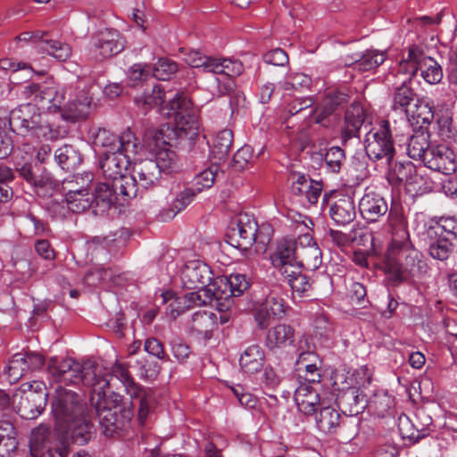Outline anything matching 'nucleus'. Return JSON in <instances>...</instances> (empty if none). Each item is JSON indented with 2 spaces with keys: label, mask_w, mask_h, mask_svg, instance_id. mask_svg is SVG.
<instances>
[{
  "label": "nucleus",
  "mask_w": 457,
  "mask_h": 457,
  "mask_svg": "<svg viewBox=\"0 0 457 457\" xmlns=\"http://www.w3.org/2000/svg\"><path fill=\"white\" fill-rule=\"evenodd\" d=\"M434 237L442 236L454 242L457 241V218L455 216L439 217L435 225L428 228Z\"/></svg>",
  "instance_id": "c03bdc74"
},
{
  "label": "nucleus",
  "mask_w": 457,
  "mask_h": 457,
  "mask_svg": "<svg viewBox=\"0 0 457 457\" xmlns=\"http://www.w3.org/2000/svg\"><path fill=\"white\" fill-rule=\"evenodd\" d=\"M428 134L423 130L416 131L409 138L407 145L408 155L414 160L425 161L427 154L430 152Z\"/></svg>",
  "instance_id": "4c0bfd02"
},
{
  "label": "nucleus",
  "mask_w": 457,
  "mask_h": 457,
  "mask_svg": "<svg viewBox=\"0 0 457 457\" xmlns=\"http://www.w3.org/2000/svg\"><path fill=\"white\" fill-rule=\"evenodd\" d=\"M226 236L229 245L242 251L248 250L256 241L262 244L269 241V237H263L262 230L258 229L255 219L247 213L235 217Z\"/></svg>",
  "instance_id": "6e6552de"
},
{
  "label": "nucleus",
  "mask_w": 457,
  "mask_h": 457,
  "mask_svg": "<svg viewBox=\"0 0 457 457\" xmlns=\"http://www.w3.org/2000/svg\"><path fill=\"white\" fill-rule=\"evenodd\" d=\"M386 60L385 52L378 50L366 51L359 59H356L351 62H345L346 66L353 67V70L359 71H371Z\"/></svg>",
  "instance_id": "79ce46f5"
},
{
  "label": "nucleus",
  "mask_w": 457,
  "mask_h": 457,
  "mask_svg": "<svg viewBox=\"0 0 457 457\" xmlns=\"http://www.w3.org/2000/svg\"><path fill=\"white\" fill-rule=\"evenodd\" d=\"M297 359L295 361L296 370L303 371V367L312 362H320L318 355L314 352V346L311 344L310 339L306 336H303L298 339L297 345Z\"/></svg>",
  "instance_id": "49530a36"
},
{
  "label": "nucleus",
  "mask_w": 457,
  "mask_h": 457,
  "mask_svg": "<svg viewBox=\"0 0 457 457\" xmlns=\"http://www.w3.org/2000/svg\"><path fill=\"white\" fill-rule=\"evenodd\" d=\"M179 132L176 128L172 129L169 126H163L156 130L153 135V140L156 148H170L176 145Z\"/></svg>",
  "instance_id": "4d7b16f0"
},
{
  "label": "nucleus",
  "mask_w": 457,
  "mask_h": 457,
  "mask_svg": "<svg viewBox=\"0 0 457 457\" xmlns=\"http://www.w3.org/2000/svg\"><path fill=\"white\" fill-rule=\"evenodd\" d=\"M92 195L93 212L96 215H103L106 213L112 206L120 202L123 204L130 196L121 194L120 190L116 187H112V182L104 181L98 183Z\"/></svg>",
  "instance_id": "ddd939ff"
},
{
  "label": "nucleus",
  "mask_w": 457,
  "mask_h": 457,
  "mask_svg": "<svg viewBox=\"0 0 457 457\" xmlns=\"http://www.w3.org/2000/svg\"><path fill=\"white\" fill-rule=\"evenodd\" d=\"M19 96L50 113L61 114L65 102V89L54 83H27L21 87Z\"/></svg>",
  "instance_id": "0eeeda50"
},
{
  "label": "nucleus",
  "mask_w": 457,
  "mask_h": 457,
  "mask_svg": "<svg viewBox=\"0 0 457 457\" xmlns=\"http://www.w3.org/2000/svg\"><path fill=\"white\" fill-rule=\"evenodd\" d=\"M175 128L180 138L195 139L199 134V122L195 112L175 119Z\"/></svg>",
  "instance_id": "de8ad7c7"
},
{
  "label": "nucleus",
  "mask_w": 457,
  "mask_h": 457,
  "mask_svg": "<svg viewBox=\"0 0 457 457\" xmlns=\"http://www.w3.org/2000/svg\"><path fill=\"white\" fill-rule=\"evenodd\" d=\"M129 135L131 137L129 139L131 145H140L138 139L129 129L122 132L120 136H117L104 128H98L95 131L92 130V145L95 151L104 150V154L118 152L127 147V145L123 144V141L125 142V137Z\"/></svg>",
  "instance_id": "4468645a"
},
{
  "label": "nucleus",
  "mask_w": 457,
  "mask_h": 457,
  "mask_svg": "<svg viewBox=\"0 0 457 457\" xmlns=\"http://www.w3.org/2000/svg\"><path fill=\"white\" fill-rule=\"evenodd\" d=\"M316 423L320 431L332 434L337 433L342 439L350 441L356 433L354 420L349 417L341 418L340 414L331 407L321 408Z\"/></svg>",
  "instance_id": "f8f14e48"
},
{
  "label": "nucleus",
  "mask_w": 457,
  "mask_h": 457,
  "mask_svg": "<svg viewBox=\"0 0 457 457\" xmlns=\"http://www.w3.org/2000/svg\"><path fill=\"white\" fill-rule=\"evenodd\" d=\"M163 303H167L166 313L172 319H176L179 315L190 309L187 303L185 295L177 296L171 291L163 292L161 295Z\"/></svg>",
  "instance_id": "864d4df0"
},
{
  "label": "nucleus",
  "mask_w": 457,
  "mask_h": 457,
  "mask_svg": "<svg viewBox=\"0 0 457 457\" xmlns=\"http://www.w3.org/2000/svg\"><path fill=\"white\" fill-rule=\"evenodd\" d=\"M297 264L307 270H316L322 263V253L309 234H304L297 242Z\"/></svg>",
  "instance_id": "aec40b11"
},
{
  "label": "nucleus",
  "mask_w": 457,
  "mask_h": 457,
  "mask_svg": "<svg viewBox=\"0 0 457 457\" xmlns=\"http://www.w3.org/2000/svg\"><path fill=\"white\" fill-rule=\"evenodd\" d=\"M54 159L65 170H74L82 162L80 153L71 145L59 147L54 153Z\"/></svg>",
  "instance_id": "ea45409f"
},
{
  "label": "nucleus",
  "mask_w": 457,
  "mask_h": 457,
  "mask_svg": "<svg viewBox=\"0 0 457 457\" xmlns=\"http://www.w3.org/2000/svg\"><path fill=\"white\" fill-rule=\"evenodd\" d=\"M297 242L294 239L283 238L276 244L270 253V260L272 266L281 275L292 270L297 262Z\"/></svg>",
  "instance_id": "f3484780"
},
{
  "label": "nucleus",
  "mask_w": 457,
  "mask_h": 457,
  "mask_svg": "<svg viewBox=\"0 0 457 457\" xmlns=\"http://www.w3.org/2000/svg\"><path fill=\"white\" fill-rule=\"evenodd\" d=\"M324 161L329 171L338 173L345 162V151L339 146H332L327 150Z\"/></svg>",
  "instance_id": "052dcab7"
},
{
  "label": "nucleus",
  "mask_w": 457,
  "mask_h": 457,
  "mask_svg": "<svg viewBox=\"0 0 457 457\" xmlns=\"http://www.w3.org/2000/svg\"><path fill=\"white\" fill-rule=\"evenodd\" d=\"M109 373L108 379L112 376H115L120 380L125 386L127 394L131 399V405L138 408L137 419L141 425H144L150 411L152 410L154 403V394L151 388L144 387L137 384L133 378L130 376L128 369L121 363L116 362L112 370H109L105 368Z\"/></svg>",
  "instance_id": "423d86ee"
},
{
  "label": "nucleus",
  "mask_w": 457,
  "mask_h": 457,
  "mask_svg": "<svg viewBox=\"0 0 457 457\" xmlns=\"http://www.w3.org/2000/svg\"><path fill=\"white\" fill-rule=\"evenodd\" d=\"M365 120V111L363 107L357 103L351 104L345 111V122L341 129V141L343 145L353 138L359 137L360 129Z\"/></svg>",
  "instance_id": "393cba45"
},
{
  "label": "nucleus",
  "mask_w": 457,
  "mask_h": 457,
  "mask_svg": "<svg viewBox=\"0 0 457 457\" xmlns=\"http://www.w3.org/2000/svg\"><path fill=\"white\" fill-rule=\"evenodd\" d=\"M17 432L10 421H0V445H3L6 453L14 451L18 446Z\"/></svg>",
  "instance_id": "bf43d9fd"
},
{
  "label": "nucleus",
  "mask_w": 457,
  "mask_h": 457,
  "mask_svg": "<svg viewBox=\"0 0 457 457\" xmlns=\"http://www.w3.org/2000/svg\"><path fill=\"white\" fill-rule=\"evenodd\" d=\"M265 363V352L259 345L247 346L240 354L239 366L244 373L259 372Z\"/></svg>",
  "instance_id": "7c9ffc66"
},
{
  "label": "nucleus",
  "mask_w": 457,
  "mask_h": 457,
  "mask_svg": "<svg viewBox=\"0 0 457 457\" xmlns=\"http://www.w3.org/2000/svg\"><path fill=\"white\" fill-rule=\"evenodd\" d=\"M29 447L32 457H67L71 452L68 441L64 438L53 440L50 427L45 424L32 430Z\"/></svg>",
  "instance_id": "1a4fd4ad"
},
{
  "label": "nucleus",
  "mask_w": 457,
  "mask_h": 457,
  "mask_svg": "<svg viewBox=\"0 0 457 457\" xmlns=\"http://www.w3.org/2000/svg\"><path fill=\"white\" fill-rule=\"evenodd\" d=\"M131 137H125L127 147L118 152L103 154L100 158L99 166L105 179V181L112 182V187L120 190L121 194L127 196L135 197L133 179L123 172L133 162L137 161V155L142 149L141 145H131Z\"/></svg>",
  "instance_id": "7ed1b4c3"
},
{
  "label": "nucleus",
  "mask_w": 457,
  "mask_h": 457,
  "mask_svg": "<svg viewBox=\"0 0 457 457\" xmlns=\"http://www.w3.org/2000/svg\"><path fill=\"white\" fill-rule=\"evenodd\" d=\"M214 56L204 55L197 50H188L184 54V61L193 68H202L210 72Z\"/></svg>",
  "instance_id": "e2e57ef3"
},
{
  "label": "nucleus",
  "mask_w": 457,
  "mask_h": 457,
  "mask_svg": "<svg viewBox=\"0 0 457 457\" xmlns=\"http://www.w3.org/2000/svg\"><path fill=\"white\" fill-rule=\"evenodd\" d=\"M47 372L52 380L64 385H79L90 387L91 392L109 388L108 371L104 366L93 361L79 363L73 359L58 361L51 358L47 363Z\"/></svg>",
  "instance_id": "f257e3e1"
},
{
  "label": "nucleus",
  "mask_w": 457,
  "mask_h": 457,
  "mask_svg": "<svg viewBox=\"0 0 457 457\" xmlns=\"http://www.w3.org/2000/svg\"><path fill=\"white\" fill-rule=\"evenodd\" d=\"M404 115L410 122L420 127H422L424 124H429L434 117L432 108L428 104L418 99Z\"/></svg>",
  "instance_id": "3c124183"
},
{
  "label": "nucleus",
  "mask_w": 457,
  "mask_h": 457,
  "mask_svg": "<svg viewBox=\"0 0 457 457\" xmlns=\"http://www.w3.org/2000/svg\"><path fill=\"white\" fill-rule=\"evenodd\" d=\"M165 92L160 84L154 85L151 88H146L145 92L135 97V103L138 107H142L145 112L160 106L164 103Z\"/></svg>",
  "instance_id": "a19ab883"
},
{
  "label": "nucleus",
  "mask_w": 457,
  "mask_h": 457,
  "mask_svg": "<svg viewBox=\"0 0 457 457\" xmlns=\"http://www.w3.org/2000/svg\"><path fill=\"white\" fill-rule=\"evenodd\" d=\"M89 104L87 97H85L83 101L64 102L61 117L62 120L71 122L85 119L88 115Z\"/></svg>",
  "instance_id": "8fccbe9b"
},
{
  "label": "nucleus",
  "mask_w": 457,
  "mask_h": 457,
  "mask_svg": "<svg viewBox=\"0 0 457 457\" xmlns=\"http://www.w3.org/2000/svg\"><path fill=\"white\" fill-rule=\"evenodd\" d=\"M361 217L368 222H376L388 212V205L383 196L375 192H367L359 202Z\"/></svg>",
  "instance_id": "b1692460"
},
{
  "label": "nucleus",
  "mask_w": 457,
  "mask_h": 457,
  "mask_svg": "<svg viewBox=\"0 0 457 457\" xmlns=\"http://www.w3.org/2000/svg\"><path fill=\"white\" fill-rule=\"evenodd\" d=\"M329 215L335 223L339 226L351 223L356 217L353 199L349 195L338 198L330 205Z\"/></svg>",
  "instance_id": "c756f323"
},
{
  "label": "nucleus",
  "mask_w": 457,
  "mask_h": 457,
  "mask_svg": "<svg viewBox=\"0 0 457 457\" xmlns=\"http://www.w3.org/2000/svg\"><path fill=\"white\" fill-rule=\"evenodd\" d=\"M416 100V94L411 87L410 82L403 81L400 86L395 87L391 94V108L405 114Z\"/></svg>",
  "instance_id": "f704fd0d"
},
{
  "label": "nucleus",
  "mask_w": 457,
  "mask_h": 457,
  "mask_svg": "<svg viewBox=\"0 0 457 457\" xmlns=\"http://www.w3.org/2000/svg\"><path fill=\"white\" fill-rule=\"evenodd\" d=\"M219 167L216 163L212 164L209 168L205 169L195 177L194 185L195 190L200 193L204 189L210 188L217 177Z\"/></svg>",
  "instance_id": "0e129e2a"
},
{
  "label": "nucleus",
  "mask_w": 457,
  "mask_h": 457,
  "mask_svg": "<svg viewBox=\"0 0 457 457\" xmlns=\"http://www.w3.org/2000/svg\"><path fill=\"white\" fill-rule=\"evenodd\" d=\"M426 233L429 240L428 248L429 256L440 262L447 261L453 252L454 242L442 236H432L428 228Z\"/></svg>",
  "instance_id": "c9c22d12"
},
{
  "label": "nucleus",
  "mask_w": 457,
  "mask_h": 457,
  "mask_svg": "<svg viewBox=\"0 0 457 457\" xmlns=\"http://www.w3.org/2000/svg\"><path fill=\"white\" fill-rule=\"evenodd\" d=\"M387 221L393 237L389 246H397L411 241L407 228V220L400 208L392 206L388 209Z\"/></svg>",
  "instance_id": "cd10ccee"
},
{
  "label": "nucleus",
  "mask_w": 457,
  "mask_h": 457,
  "mask_svg": "<svg viewBox=\"0 0 457 457\" xmlns=\"http://www.w3.org/2000/svg\"><path fill=\"white\" fill-rule=\"evenodd\" d=\"M92 195L85 186L80 189H69L65 195L66 206L60 204H53L52 211L62 218L66 216V208L75 213H81L91 208L93 210Z\"/></svg>",
  "instance_id": "a211bd4d"
},
{
  "label": "nucleus",
  "mask_w": 457,
  "mask_h": 457,
  "mask_svg": "<svg viewBox=\"0 0 457 457\" xmlns=\"http://www.w3.org/2000/svg\"><path fill=\"white\" fill-rule=\"evenodd\" d=\"M220 286H224V289L221 290V293L219 290L213 292V297L216 299L240 296L249 287V282L245 276L238 273L220 278Z\"/></svg>",
  "instance_id": "473e14b6"
},
{
  "label": "nucleus",
  "mask_w": 457,
  "mask_h": 457,
  "mask_svg": "<svg viewBox=\"0 0 457 457\" xmlns=\"http://www.w3.org/2000/svg\"><path fill=\"white\" fill-rule=\"evenodd\" d=\"M16 170L22 179L35 187H43L48 183H51V179L48 176L38 177L29 162H16Z\"/></svg>",
  "instance_id": "6e6d98bb"
},
{
  "label": "nucleus",
  "mask_w": 457,
  "mask_h": 457,
  "mask_svg": "<svg viewBox=\"0 0 457 457\" xmlns=\"http://www.w3.org/2000/svg\"><path fill=\"white\" fill-rule=\"evenodd\" d=\"M52 411L58 428L84 414L86 407L77 393L60 386L56 388V394L52 403Z\"/></svg>",
  "instance_id": "9b49d317"
},
{
  "label": "nucleus",
  "mask_w": 457,
  "mask_h": 457,
  "mask_svg": "<svg viewBox=\"0 0 457 457\" xmlns=\"http://www.w3.org/2000/svg\"><path fill=\"white\" fill-rule=\"evenodd\" d=\"M177 71L178 65L175 62L166 58H160L154 64L153 72L157 79L168 80Z\"/></svg>",
  "instance_id": "338daca9"
},
{
  "label": "nucleus",
  "mask_w": 457,
  "mask_h": 457,
  "mask_svg": "<svg viewBox=\"0 0 457 457\" xmlns=\"http://www.w3.org/2000/svg\"><path fill=\"white\" fill-rule=\"evenodd\" d=\"M423 163L428 169L445 175H451L456 170L455 155L453 150L445 145L432 147Z\"/></svg>",
  "instance_id": "4be33fe9"
},
{
  "label": "nucleus",
  "mask_w": 457,
  "mask_h": 457,
  "mask_svg": "<svg viewBox=\"0 0 457 457\" xmlns=\"http://www.w3.org/2000/svg\"><path fill=\"white\" fill-rule=\"evenodd\" d=\"M11 130L21 136H33L37 138L52 139L56 131L44 119L36 103L21 104L11 111L6 120Z\"/></svg>",
  "instance_id": "39448f33"
},
{
  "label": "nucleus",
  "mask_w": 457,
  "mask_h": 457,
  "mask_svg": "<svg viewBox=\"0 0 457 457\" xmlns=\"http://www.w3.org/2000/svg\"><path fill=\"white\" fill-rule=\"evenodd\" d=\"M421 71V76L429 84L439 83L443 78L442 68L432 58H424Z\"/></svg>",
  "instance_id": "680f3d73"
},
{
  "label": "nucleus",
  "mask_w": 457,
  "mask_h": 457,
  "mask_svg": "<svg viewBox=\"0 0 457 457\" xmlns=\"http://www.w3.org/2000/svg\"><path fill=\"white\" fill-rule=\"evenodd\" d=\"M12 403L17 409L18 414L25 420H33L39 416L45 410L46 402L43 395L26 392L24 388L17 391L12 396Z\"/></svg>",
  "instance_id": "6ab92c4d"
},
{
  "label": "nucleus",
  "mask_w": 457,
  "mask_h": 457,
  "mask_svg": "<svg viewBox=\"0 0 457 457\" xmlns=\"http://www.w3.org/2000/svg\"><path fill=\"white\" fill-rule=\"evenodd\" d=\"M180 278L187 288L205 287L212 280V270L206 263L193 260L184 265Z\"/></svg>",
  "instance_id": "412c9836"
},
{
  "label": "nucleus",
  "mask_w": 457,
  "mask_h": 457,
  "mask_svg": "<svg viewBox=\"0 0 457 457\" xmlns=\"http://www.w3.org/2000/svg\"><path fill=\"white\" fill-rule=\"evenodd\" d=\"M94 47V58L102 61L120 53L125 47V39L119 31L106 29L96 35Z\"/></svg>",
  "instance_id": "2eb2a0df"
},
{
  "label": "nucleus",
  "mask_w": 457,
  "mask_h": 457,
  "mask_svg": "<svg viewBox=\"0 0 457 457\" xmlns=\"http://www.w3.org/2000/svg\"><path fill=\"white\" fill-rule=\"evenodd\" d=\"M427 58L418 46H412L408 50V55L399 63V71L412 77L419 68H422L423 59Z\"/></svg>",
  "instance_id": "603ef678"
},
{
  "label": "nucleus",
  "mask_w": 457,
  "mask_h": 457,
  "mask_svg": "<svg viewBox=\"0 0 457 457\" xmlns=\"http://www.w3.org/2000/svg\"><path fill=\"white\" fill-rule=\"evenodd\" d=\"M295 401L298 410L305 415H312L320 406L318 392L308 384H301L295 391Z\"/></svg>",
  "instance_id": "c85d7f7f"
},
{
  "label": "nucleus",
  "mask_w": 457,
  "mask_h": 457,
  "mask_svg": "<svg viewBox=\"0 0 457 457\" xmlns=\"http://www.w3.org/2000/svg\"><path fill=\"white\" fill-rule=\"evenodd\" d=\"M216 327L215 315L208 312H197L191 319V330L205 338L211 337L212 331Z\"/></svg>",
  "instance_id": "a18cd8bd"
},
{
  "label": "nucleus",
  "mask_w": 457,
  "mask_h": 457,
  "mask_svg": "<svg viewBox=\"0 0 457 457\" xmlns=\"http://www.w3.org/2000/svg\"><path fill=\"white\" fill-rule=\"evenodd\" d=\"M155 154V163L158 164L160 171L170 172L178 167V155L175 151L170 148H157Z\"/></svg>",
  "instance_id": "13d9d810"
},
{
  "label": "nucleus",
  "mask_w": 457,
  "mask_h": 457,
  "mask_svg": "<svg viewBox=\"0 0 457 457\" xmlns=\"http://www.w3.org/2000/svg\"><path fill=\"white\" fill-rule=\"evenodd\" d=\"M393 406L394 399L385 393L375 395L369 403V407L372 409L378 417H385Z\"/></svg>",
  "instance_id": "774afa93"
},
{
  "label": "nucleus",
  "mask_w": 457,
  "mask_h": 457,
  "mask_svg": "<svg viewBox=\"0 0 457 457\" xmlns=\"http://www.w3.org/2000/svg\"><path fill=\"white\" fill-rule=\"evenodd\" d=\"M365 152L372 161L385 158L387 163L393 161L395 146L387 120H382L378 127L371 129L365 136Z\"/></svg>",
  "instance_id": "9d476101"
},
{
  "label": "nucleus",
  "mask_w": 457,
  "mask_h": 457,
  "mask_svg": "<svg viewBox=\"0 0 457 457\" xmlns=\"http://www.w3.org/2000/svg\"><path fill=\"white\" fill-rule=\"evenodd\" d=\"M244 66L238 60H232L221 57H213L210 72L214 74H224L229 78L241 75Z\"/></svg>",
  "instance_id": "09e8293b"
},
{
  "label": "nucleus",
  "mask_w": 457,
  "mask_h": 457,
  "mask_svg": "<svg viewBox=\"0 0 457 457\" xmlns=\"http://www.w3.org/2000/svg\"><path fill=\"white\" fill-rule=\"evenodd\" d=\"M386 267L397 281L421 279L429 270L424 255L411 241L397 246H388Z\"/></svg>",
  "instance_id": "20e7f679"
},
{
  "label": "nucleus",
  "mask_w": 457,
  "mask_h": 457,
  "mask_svg": "<svg viewBox=\"0 0 457 457\" xmlns=\"http://www.w3.org/2000/svg\"><path fill=\"white\" fill-rule=\"evenodd\" d=\"M25 366L22 353H16L12 356L5 371L10 383L17 382L28 372Z\"/></svg>",
  "instance_id": "69168bd1"
},
{
  "label": "nucleus",
  "mask_w": 457,
  "mask_h": 457,
  "mask_svg": "<svg viewBox=\"0 0 457 457\" xmlns=\"http://www.w3.org/2000/svg\"><path fill=\"white\" fill-rule=\"evenodd\" d=\"M169 108L170 112H168V115L173 116L174 120L178 116H184L195 112L191 100L183 93L176 94V96L169 101Z\"/></svg>",
  "instance_id": "5fc2aeb1"
},
{
  "label": "nucleus",
  "mask_w": 457,
  "mask_h": 457,
  "mask_svg": "<svg viewBox=\"0 0 457 457\" xmlns=\"http://www.w3.org/2000/svg\"><path fill=\"white\" fill-rule=\"evenodd\" d=\"M295 341V329L287 324H278L270 328L265 337V346L269 350L285 348Z\"/></svg>",
  "instance_id": "2f4dec72"
},
{
  "label": "nucleus",
  "mask_w": 457,
  "mask_h": 457,
  "mask_svg": "<svg viewBox=\"0 0 457 457\" xmlns=\"http://www.w3.org/2000/svg\"><path fill=\"white\" fill-rule=\"evenodd\" d=\"M106 389L94 390L90 395V406L95 411L103 434L111 437L124 429L131 420L134 411L129 407H121L122 396L116 393L106 395Z\"/></svg>",
  "instance_id": "f03ea898"
},
{
  "label": "nucleus",
  "mask_w": 457,
  "mask_h": 457,
  "mask_svg": "<svg viewBox=\"0 0 457 457\" xmlns=\"http://www.w3.org/2000/svg\"><path fill=\"white\" fill-rule=\"evenodd\" d=\"M233 144V132L225 129L219 131L212 139L211 153L216 161H223L228 155Z\"/></svg>",
  "instance_id": "58836bf2"
},
{
  "label": "nucleus",
  "mask_w": 457,
  "mask_h": 457,
  "mask_svg": "<svg viewBox=\"0 0 457 457\" xmlns=\"http://www.w3.org/2000/svg\"><path fill=\"white\" fill-rule=\"evenodd\" d=\"M281 276L290 286L293 292L297 293L300 296L304 295L312 288L309 278L301 271L298 266L288 270L286 273L281 274Z\"/></svg>",
  "instance_id": "37998d69"
},
{
  "label": "nucleus",
  "mask_w": 457,
  "mask_h": 457,
  "mask_svg": "<svg viewBox=\"0 0 457 457\" xmlns=\"http://www.w3.org/2000/svg\"><path fill=\"white\" fill-rule=\"evenodd\" d=\"M422 417L425 419V422L420 424V426H415L413 420L406 416L399 418L398 428L403 438H408L410 441L416 443L428 435V427L432 424V420L424 411H419L415 414L417 421Z\"/></svg>",
  "instance_id": "a878e982"
},
{
  "label": "nucleus",
  "mask_w": 457,
  "mask_h": 457,
  "mask_svg": "<svg viewBox=\"0 0 457 457\" xmlns=\"http://www.w3.org/2000/svg\"><path fill=\"white\" fill-rule=\"evenodd\" d=\"M389 165V170L386 175L388 182L394 187L406 185L407 181L411 179V174L415 172V165L408 162H395L392 161Z\"/></svg>",
  "instance_id": "e433bc0d"
},
{
  "label": "nucleus",
  "mask_w": 457,
  "mask_h": 457,
  "mask_svg": "<svg viewBox=\"0 0 457 457\" xmlns=\"http://www.w3.org/2000/svg\"><path fill=\"white\" fill-rule=\"evenodd\" d=\"M134 167L132 174L129 175L134 182L135 197L137 195L139 188L147 189L156 187L160 182L161 171L158 164L152 159H145L137 162H133Z\"/></svg>",
  "instance_id": "dca6fc26"
},
{
  "label": "nucleus",
  "mask_w": 457,
  "mask_h": 457,
  "mask_svg": "<svg viewBox=\"0 0 457 457\" xmlns=\"http://www.w3.org/2000/svg\"><path fill=\"white\" fill-rule=\"evenodd\" d=\"M61 432H65L70 436L71 441L79 445L88 443L95 435L94 425L89 416L85 412L67 425L57 428Z\"/></svg>",
  "instance_id": "5701e85b"
},
{
  "label": "nucleus",
  "mask_w": 457,
  "mask_h": 457,
  "mask_svg": "<svg viewBox=\"0 0 457 457\" xmlns=\"http://www.w3.org/2000/svg\"><path fill=\"white\" fill-rule=\"evenodd\" d=\"M366 398L360 388L351 387L337 398V404L343 412L353 417L359 414L366 406Z\"/></svg>",
  "instance_id": "72a5a7b5"
},
{
  "label": "nucleus",
  "mask_w": 457,
  "mask_h": 457,
  "mask_svg": "<svg viewBox=\"0 0 457 457\" xmlns=\"http://www.w3.org/2000/svg\"><path fill=\"white\" fill-rule=\"evenodd\" d=\"M34 37L37 39V49L39 51L45 52L61 62H64L71 57V46L62 41L50 38L47 32L37 30Z\"/></svg>",
  "instance_id": "bb28decb"
}]
</instances>
